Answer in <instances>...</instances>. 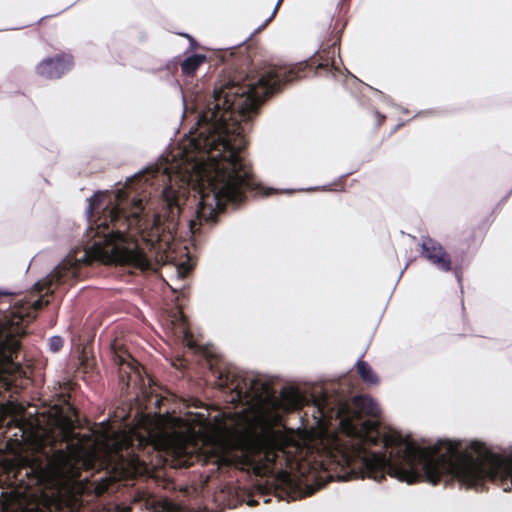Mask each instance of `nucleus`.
<instances>
[{
  "instance_id": "6e6552de",
  "label": "nucleus",
  "mask_w": 512,
  "mask_h": 512,
  "mask_svg": "<svg viewBox=\"0 0 512 512\" xmlns=\"http://www.w3.org/2000/svg\"><path fill=\"white\" fill-rule=\"evenodd\" d=\"M72 61L69 56L56 55L43 59L37 66V74L47 79H58L71 68Z\"/></svg>"
},
{
  "instance_id": "1a4fd4ad",
  "label": "nucleus",
  "mask_w": 512,
  "mask_h": 512,
  "mask_svg": "<svg viewBox=\"0 0 512 512\" xmlns=\"http://www.w3.org/2000/svg\"><path fill=\"white\" fill-rule=\"evenodd\" d=\"M159 445L175 457L181 458L190 453V436L182 432H161Z\"/></svg>"
},
{
  "instance_id": "2eb2a0df",
  "label": "nucleus",
  "mask_w": 512,
  "mask_h": 512,
  "mask_svg": "<svg viewBox=\"0 0 512 512\" xmlns=\"http://www.w3.org/2000/svg\"><path fill=\"white\" fill-rule=\"evenodd\" d=\"M356 367L359 376L365 383H367L368 385L378 384L379 378L367 362L359 359L356 362Z\"/></svg>"
},
{
  "instance_id": "a878e982",
  "label": "nucleus",
  "mask_w": 512,
  "mask_h": 512,
  "mask_svg": "<svg viewBox=\"0 0 512 512\" xmlns=\"http://www.w3.org/2000/svg\"><path fill=\"white\" fill-rule=\"evenodd\" d=\"M40 306H41V301H40V300L36 301V302H35V307H36V308H38V307H40Z\"/></svg>"
},
{
  "instance_id": "f03ea898",
  "label": "nucleus",
  "mask_w": 512,
  "mask_h": 512,
  "mask_svg": "<svg viewBox=\"0 0 512 512\" xmlns=\"http://www.w3.org/2000/svg\"><path fill=\"white\" fill-rule=\"evenodd\" d=\"M353 405L358 416L340 418V431L330 440L332 457L338 465L351 468L352 473L357 468L362 478L375 481L388 473L408 484L424 477L433 485L450 473L471 487L486 478L508 481L505 491L512 487V459L491 453L483 444L473 442L462 452L458 443L441 440L421 449L397 431L381 433L375 420L361 418L380 414L379 405L372 398L355 397Z\"/></svg>"
},
{
  "instance_id": "7c9ffc66",
  "label": "nucleus",
  "mask_w": 512,
  "mask_h": 512,
  "mask_svg": "<svg viewBox=\"0 0 512 512\" xmlns=\"http://www.w3.org/2000/svg\"><path fill=\"white\" fill-rule=\"evenodd\" d=\"M511 193H512V187H511V190L509 191V193H508V195L506 197H508Z\"/></svg>"
},
{
  "instance_id": "393cba45",
  "label": "nucleus",
  "mask_w": 512,
  "mask_h": 512,
  "mask_svg": "<svg viewBox=\"0 0 512 512\" xmlns=\"http://www.w3.org/2000/svg\"><path fill=\"white\" fill-rule=\"evenodd\" d=\"M349 174H351V172H348V173H346V174L341 175V176H340V179H341V180H344V179H345Z\"/></svg>"
},
{
  "instance_id": "aec40b11",
  "label": "nucleus",
  "mask_w": 512,
  "mask_h": 512,
  "mask_svg": "<svg viewBox=\"0 0 512 512\" xmlns=\"http://www.w3.org/2000/svg\"><path fill=\"white\" fill-rule=\"evenodd\" d=\"M184 35L189 39V41H190V47H191L192 49H195V48L198 46L197 41H196L192 36H190L189 34H184Z\"/></svg>"
},
{
  "instance_id": "f8f14e48",
  "label": "nucleus",
  "mask_w": 512,
  "mask_h": 512,
  "mask_svg": "<svg viewBox=\"0 0 512 512\" xmlns=\"http://www.w3.org/2000/svg\"><path fill=\"white\" fill-rule=\"evenodd\" d=\"M120 458V466L125 469L128 474L141 475L146 471L144 462L141 461L138 456L130 454L127 449L125 450V454L121 453Z\"/></svg>"
},
{
  "instance_id": "39448f33",
  "label": "nucleus",
  "mask_w": 512,
  "mask_h": 512,
  "mask_svg": "<svg viewBox=\"0 0 512 512\" xmlns=\"http://www.w3.org/2000/svg\"><path fill=\"white\" fill-rule=\"evenodd\" d=\"M249 453L265 469L289 464V457L284 447V439L273 430L263 431L252 438Z\"/></svg>"
},
{
  "instance_id": "4468645a",
  "label": "nucleus",
  "mask_w": 512,
  "mask_h": 512,
  "mask_svg": "<svg viewBox=\"0 0 512 512\" xmlns=\"http://www.w3.org/2000/svg\"><path fill=\"white\" fill-rule=\"evenodd\" d=\"M178 65H179V62L177 61V58H174L172 60H169L165 64V66L160 67L158 69H153L152 72L161 73L160 78L165 80L170 85L179 86V82L175 78V73L178 71Z\"/></svg>"
},
{
  "instance_id": "20e7f679",
  "label": "nucleus",
  "mask_w": 512,
  "mask_h": 512,
  "mask_svg": "<svg viewBox=\"0 0 512 512\" xmlns=\"http://www.w3.org/2000/svg\"><path fill=\"white\" fill-rule=\"evenodd\" d=\"M233 394L231 401H238L253 410L255 420L261 417L265 408L268 406H283L285 409H294L301 405L303 397L300 392L294 388H285L281 391L280 402L274 398L269 384L251 373L235 377L232 380L231 388Z\"/></svg>"
},
{
  "instance_id": "f257e3e1",
  "label": "nucleus",
  "mask_w": 512,
  "mask_h": 512,
  "mask_svg": "<svg viewBox=\"0 0 512 512\" xmlns=\"http://www.w3.org/2000/svg\"><path fill=\"white\" fill-rule=\"evenodd\" d=\"M290 82V69L266 65L255 74L228 77L197 103L189 149L181 161L161 155L126 178L115 190H97L87 199L88 224H162L152 196L173 215L192 191L200 221L215 222L228 205L238 206L262 192L246 159L245 135L261 104Z\"/></svg>"
},
{
  "instance_id": "9b49d317",
  "label": "nucleus",
  "mask_w": 512,
  "mask_h": 512,
  "mask_svg": "<svg viewBox=\"0 0 512 512\" xmlns=\"http://www.w3.org/2000/svg\"><path fill=\"white\" fill-rule=\"evenodd\" d=\"M337 44V40H335L332 44L328 45L325 48H321L319 51L315 52L312 58L309 60V64L311 67L316 65L317 69H324L326 71L332 72L333 70L338 71L336 60H335V46Z\"/></svg>"
},
{
  "instance_id": "ddd939ff",
  "label": "nucleus",
  "mask_w": 512,
  "mask_h": 512,
  "mask_svg": "<svg viewBox=\"0 0 512 512\" xmlns=\"http://www.w3.org/2000/svg\"><path fill=\"white\" fill-rule=\"evenodd\" d=\"M206 59L204 54H192L182 61L177 58V61L181 65L183 75L188 77L193 76Z\"/></svg>"
},
{
  "instance_id": "cd10ccee",
  "label": "nucleus",
  "mask_w": 512,
  "mask_h": 512,
  "mask_svg": "<svg viewBox=\"0 0 512 512\" xmlns=\"http://www.w3.org/2000/svg\"><path fill=\"white\" fill-rule=\"evenodd\" d=\"M187 224L193 225V224H197V223L195 222V220L190 219Z\"/></svg>"
},
{
  "instance_id": "412c9836",
  "label": "nucleus",
  "mask_w": 512,
  "mask_h": 512,
  "mask_svg": "<svg viewBox=\"0 0 512 512\" xmlns=\"http://www.w3.org/2000/svg\"><path fill=\"white\" fill-rule=\"evenodd\" d=\"M126 445V440H123L121 442H117L115 445L113 444V449L118 452L119 450H122V447Z\"/></svg>"
},
{
  "instance_id": "dca6fc26",
  "label": "nucleus",
  "mask_w": 512,
  "mask_h": 512,
  "mask_svg": "<svg viewBox=\"0 0 512 512\" xmlns=\"http://www.w3.org/2000/svg\"><path fill=\"white\" fill-rule=\"evenodd\" d=\"M63 346V339L60 336H53L49 340V347L51 351H58Z\"/></svg>"
},
{
  "instance_id": "0eeeda50",
  "label": "nucleus",
  "mask_w": 512,
  "mask_h": 512,
  "mask_svg": "<svg viewBox=\"0 0 512 512\" xmlns=\"http://www.w3.org/2000/svg\"><path fill=\"white\" fill-rule=\"evenodd\" d=\"M163 226H146L140 232V238L143 242L150 246V249L155 250L156 255H159L160 261H170L173 259L171 254L172 245L170 243V235H162Z\"/></svg>"
},
{
  "instance_id": "6ab92c4d",
  "label": "nucleus",
  "mask_w": 512,
  "mask_h": 512,
  "mask_svg": "<svg viewBox=\"0 0 512 512\" xmlns=\"http://www.w3.org/2000/svg\"><path fill=\"white\" fill-rule=\"evenodd\" d=\"M189 270H190V267H186L185 265H181L180 267L177 268V275H178V277L183 278Z\"/></svg>"
},
{
  "instance_id": "c85d7f7f",
  "label": "nucleus",
  "mask_w": 512,
  "mask_h": 512,
  "mask_svg": "<svg viewBox=\"0 0 512 512\" xmlns=\"http://www.w3.org/2000/svg\"><path fill=\"white\" fill-rule=\"evenodd\" d=\"M50 277H51V279H50V282H51V281H53L54 278L57 277V275H56V273H53Z\"/></svg>"
},
{
  "instance_id": "7ed1b4c3",
  "label": "nucleus",
  "mask_w": 512,
  "mask_h": 512,
  "mask_svg": "<svg viewBox=\"0 0 512 512\" xmlns=\"http://www.w3.org/2000/svg\"><path fill=\"white\" fill-rule=\"evenodd\" d=\"M138 230L125 233L110 226H89L93 237L90 254L106 264H127L141 270L150 268V258L140 247Z\"/></svg>"
},
{
  "instance_id": "b1692460",
  "label": "nucleus",
  "mask_w": 512,
  "mask_h": 512,
  "mask_svg": "<svg viewBox=\"0 0 512 512\" xmlns=\"http://www.w3.org/2000/svg\"><path fill=\"white\" fill-rule=\"evenodd\" d=\"M170 509H171V504L169 502H167V501H164L163 502V506H162V510L161 511L157 510V512H163V511L168 512Z\"/></svg>"
},
{
  "instance_id": "5701e85b",
  "label": "nucleus",
  "mask_w": 512,
  "mask_h": 512,
  "mask_svg": "<svg viewBox=\"0 0 512 512\" xmlns=\"http://www.w3.org/2000/svg\"><path fill=\"white\" fill-rule=\"evenodd\" d=\"M375 115L377 116L378 118V123L377 125L380 126L382 124V122L384 121L385 119V115L381 114L380 112L376 111L375 112Z\"/></svg>"
},
{
  "instance_id": "9d476101",
  "label": "nucleus",
  "mask_w": 512,
  "mask_h": 512,
  "mask_svg": "<svg viewBox=\"0 0 512 512\" xmlns=\"http://www.w3.org/2000/svg\"><path fill=\"white\" fill-rule=\"evenodd\" d=\"M422 254L438 269L449 271L451 268V259L449 254L435 240L425 237L422 241Z\"/></svg>"
},
{
  "instance_id": "a211bd4d",
  "label": "nucleus",
  "mask_w": 512,
  "mask_h": 512,
  "mask_svg": "<svg viewBox=\"0 0 512 512\" xmlns=\"http://www.w3.org/2000/svg\"><path fill=\"white\" fill-rule=\"evenodd\" d=\"M283 0H278L276 5H275V8L274 10L272 11L271 15L265 20L264 24L262 25V27H265L276 15L277 11H278V8L281 4Z\"/></svg>"
},
{
  "instance_id": "4be33fe9",
  "label": "nucleus",
  "mask_w": 512,
  "mask_h": 512,
  "mask_svg": "<svg viewBox=\"0 0 512 512\" xmlns=\"http://www.w3.org/2000/svg\"><path fill=\"white\" fill-rule=\"evenodd\" d=\"M130 510V507L129 506H124V505H119V506H116L115 507V512H129Z\"/></svg>"
},
{
  "instance_id": "423d86ee",
  "label": "nucleus",
  "mask_w": 512,
  "mask_h": 512,
  "mask_svg": "<svg viewBox=\"0 0 512 512\" xmlns=\"http://www.w3.org/2000/svg\"><path fill=\"white\" fill-rule=\"evenodd\" d=\"M79 453L76 450H58L40 466V476L51 480L72 479L78 475Z\"/></svg>"
},
{
  "instance_id": "f3484780",
  "label": "nucleus",
  "mask_w": 512,
  "mask_h": 512,
  "mask_svg": "<svg viewBox=\"0 0 512 512\" xmlns=\"http://www.w3.org/2000/svg\"><path fill=\"white\" fill-rule=\"evenodd\" d=\"M283 0H278L276 5H275V8L274 10L272 11L271 15L265 20L264 24L262 25V27H265L276 15L277 11H278V8L281 4Z\"/></svg>"
},
{
  "instance_id": "bb28decb",
  "label": "nucleus",
  "mask_w": 512,
  "mask_h": 512,
  "mask_svg": "<svg viewBox=\"0 0 512 512\" xmlns=\"http://www.w3.org/2000/svg\"><path fill=\"white\" fill-rule=\"evenodd\" d=\"M379 94L381 95L382 98H384L385 100H388V97L386 95H384L383 92L379 91Z\"/></svg>"
},
{
  "instance_id": "c756f323",
  "label": "nucleus",
  "mask_w": 512,
  "mask_h": 512,
  "mask_svg": "<svg viewBox=\"0 0 512 512\" xmlns=\"http://www.w3.org/2000/svg\"><path fill=\"white\" fill-rule=\"evenodd\" d=\"M350 477L349 476H343L342 479L343 480H348Z\"/></svg>"
}]
</instances>
